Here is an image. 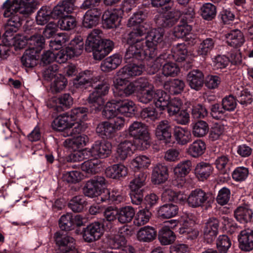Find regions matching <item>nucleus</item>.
Listing matches in <instances>:
<instances>
[{
    "label": "nucleus",
    "mask_w": 253,
    "mask_h": 253,
    "mask_svg": "<svg viewBox=\"0 0 253 253\" xmlns=\"http://www.w3.org/2000/svg\"><path fill=\"white\" fill-rule=\"evenodd\" d=\"M101 31L94 29L88 36L85 50L87 52H93L95 60H101L108 55L114 47V43L110 40L102 39L100 35Z\"/></svg>",
    "instance_id": "nucleus-1"
},
{
    "label": "nucleus",
    "mask_w": 253,
    "mask_h": 253,
    "mask_svg": "<svg viewBox=\"0 0 253 253\" xmlns=\"http://www.w3.org/2000/svg\"><path fill=\"white\" fill-rule=\"evenodd\" d=\"M106 181L105 178L101 176H96L88 180L83 188V193L86 196L90 198L100 197L101 201L112 200L110 191L107 189H102Z\"/></svg>",
    "instance_id": "nucleus-2"
},
{
    "label": "nucleus",
    "mask_w": 253,
    "mask_h": 253,
    "mask_svg": "<svg viewBox=\"0 0 253 253\" xmlns=\"http://www.w3.org/2000/svg\"><path fill=\"white\" fill-rule=\"evenodd\" d=\"M12 6L10 2H4L1 8L3 10V15L7 18L3 24L4 33L3 36L4 38L11 37L13 33L17 32L22 25V19L15 11L12 9Z\"/></svg>",
    "instance_id": "nucleus-3"
},
{
    "label": "nucleus",
    "mask_w": 253,
    "mask_h": 253,
    "mask_svg": "<svg viewBox=\"0 0 253 253\" xmlns=\"http://www.w3.org/2000/svg\"><path fill=\"white\" fill-rule=\"evenodd\" d=\"M127 42L130 45L126 48L125 55L126 62L143 61L153 58L149 57L148 48H144V40L143 38L133 39L128 37Z\"/></svg>",
    "instance_id": "nucleus-4"
},
{
    "label": "nucleus",
    "mask_w": 253,
    "mask_h": 253,
    "mask_svg": "<svg viewBox=\"0 0 253 253\" xmlns=\"http://www.w3.org/2000/svg\"><path fill=\"white\" fill-rule=\"evenodd\" d=\"M93 88L94 90L89 95L87 101L92 109L99 111L104 106L105 100L103 97L108 93L110 85L106 82H102Z\"/></svg>",
    "instance_id": "nucleus-5"
},
{
    "label": "nucleus",
    "mask_w": 253,
    "mask_h": 253,
    "mask_svg": "<svg viewBox=\"0 0 253 253\" xmlns=\"http://www.w3.org/2000/svg\"><path fill=\"white\" fill-rule=\"evenodd\" d=\"M164 35V29L159 27L153 29L148 33L146 40H144V44L148 49L150 57L154 58L158 55V45L163 41Z\"/></svg>",
    "instance_id": "nucleus-6"
},
{
    "label": "nucleus",
    "mask_w": 253,
    "mask_h": 253,
    "mask_svg": "<svg viewBox=\"0 0 253 253\" xmlns=\"http://www.w3.org/2000/svg\"><path fill=\"white\" fill-rule=\"evenodd\" d=\"M187 201L189 206L192 208L202 207L205 203L210 207L214 201V198L201 189H196L191 192Z\"/></svg>",
    "instance_id": "nucleus-7"
},
{
    "label": "nucleus",
    "mask_w": 253,
    "mask_h": 253,
    "mask_svg": "<svg viewBox=\"0 0 253 253\" xmlns=\"http://www.w3.org/2000/svg\"><path fill=\"white\" fill-rule=\"evenodd\" d=\"M10 2L13 6L12 9L17 14L28 17L37 8L38 2L36 0H6L4 2Z\"/></svg>",
    "instance_id": "nucleus-8"
},
{
    "label": "nucleus",
    "mask_w": 253,
    "mask_h": 253,
    "mask_svg": "<svg viewBox=\"0 0 253 253\" xmlns=\"http://www.w3.org/2000/svg\"><path fill=\"white\" fill-rule=\"evenodd\" d=\"M104 234V226L99 221L90 223L84 228L83 237L87 243H92L99 240Z\"/></svg>",
    "instance_id": "nucleus-9"
},
{
    "label": "nucleus",
    "mask_w": 253,
    "mask_h": 253,
    "mask_svg": "<svg viewBox=\"0 0 253 253\" xmlns=\"http://www.w3.org/2000/svg\"><path fill=\"white\" fill-rule=\"evenodd\" d=\"M181 16V13L179 10L172 9L163 15H157L155 22L160 28H170L178 22Z\"/></svg>",
    "instance_id": "nucleus-10"
},
{
    "label": "nucleus",
    "mask_w": 253,
    "mask_h": 253,
    "mask_svg": "<svg viewBox=\"0 0 253 253\" xmlns=\"http://www.w3.org/2000/svg\"><path fill=\"white\" fill-rule=\"evenodd\" d=\"M54 238L56 244L62 253H79L75 246V240L73 237L56 232L54 234Z\"/></svg>",
    "instance_id": "nucleus-11"
},
{
    "label": "nucleus",
    "mask_w": 253,
    "mask_h": 253,
    "mask_svg": "<svg viewBox=\"0 0 253 253\" xmlns=\"http://www.w3.org/2000/svg\"><path fill=\"white\" fill-rule=\"evenodd\" d=\"M98 81V78L93 76L92 72L86 70L77 76L74 80V85L77 88H87L97 85Z\"/></svg>",
    "instance_id": "nucleus-12"
},
{
    "label": "nucleus",
    "mask_w": 253,
    "mask_h": 253,
    "mask_svg": "<svg viewBox=\"0 0 253 253\" xmlns=\"http://www.w3.org/2000/svg\"><path fill=\"white\" fill-rule=\"evenodd\" d=\"M128 133L134 138L143 140L146 144L150 139L147 126L140 122L135 121L131 124L128 129Z\"/></svg>",
    "instance_id": "nucleus-13"
},
{
    "label": "nucleus",
    "mask_w": 253,
    "mask_h": 253,
    "mask_svg": "<svg viewBox=\"0 0 253 253\" xmlns=\"http://www.w3.org/2000/svg\"><path fill=\"white\" fill-rule=\"evenodd\" d=\"M155 135L157 139L168 144L172 141L171 126L167 120L160 121L155 129Z\"/></svg>",
    "instance_id": "nucleus-14"
},
{
    "label": "nucleus",
    "mask_w": 253,
    "mask_h": 253,
    "mask_svg": "<svg viewBox=\"0 0 253 253\" xmlns=\"http://www.w3.org/2000/svg\"><path fill=\"white\" fill-rule=\"evenodd\" d=\"M111 143L107 141H97L90 149H88L90 157L105 158L111 152Z\"/></svg>",
    "instance_id": "nucleus-15"
},
{
    "label": "nucleus",
    "mask_w": 253,
    "mask_h": 253,
    "mask_svg": "<svg viewBox=\"0 0 253 253\" xmlns=\"http://www.w3.org/2000/svg\"><path fill=\"white\" fill-rule=\"evenodd\" d=\"M219 220L218 218L211 217L205 223L203 229V235L207 243H211L218 233Z\"/></svg>",
    "instance_id": "nucleus-16"
},
{
    "label": "nucleus",
    "mask_w": 253,
    "mask_h": 253,
    "mask_svg": "<svg viewBox=\"0 0 253 253\" xmlns=\"http://www.w3.org/2000/svg\"><path fill=\"white\" fill-rule=\"evenodd\" d=\"M75 0H61L53 9L54 18L69 15L76 9Z\"/></svg>",
    "instance_id": "nucleus-17"
},
{
    "label": "nucleus",
    "mask_w": 253,
    "mask_h": 253,
    "mask_svg": "<svg viewBox=\"0 0 253 253\" xmlns=\"http://www.w3.org/2000/svg\"><path fill=\"white\" fill-rule=\"evenodd\" d=\"M109 103L114 105V108H116L118 113L129 117L134 114L135 107L132 101L116 99L111 100Z\"/></svg>",
    "instance_id": "nucleus-18"
},
{
    "label": "nucleus",
    "mask_w": 253,
    "mask_h": 253,
    "mask_svg": "<svg viewBox=\"0 0 253 253\" xmlns=\"http://www.w3.org/2000/svg\"><path fill=\"white\" fill-rule=\"evenodd\" d=\"M168 169L167 166L158 164L154 167L151 177V180L153 183H163L168 180Z\"/></svg>",
    "instance_id": "nucleus-19"
},
{
    "label": "nucleus",
    "mask_w": 253,
    "mask_h": 253,
    "mask_svg": "<svg viewBox=\"0 0 253 253\" xmlns=\"http://www.w3.org/2000/svg\"><path fill=\"white\" fill-rule=\"evenodd\" d=\"M102 11L100 8H94L87 10L84 15L83 25L86 28H92L96 26L99 21Z\"/></svg>",
    "instance_id": "nucleus-20"
},
{
    "label": "nucleus",
    "mask_w": 253,
    "mask_h": 253,
    "mask_svg": "<svg viewBox=\"0 0 253 253\" xmlns=\"http://www.w3.org/2000/svg\"><path fill=\"white\" fill-rule=\"evenodd\" d=\"M122 11L114 9L112 12H106L102 16L103 26L108 29L116 28L120 25Z\"/></svg>",
    "instance_id": "nucleus-21"
},
{
    "label": "nucleus",
    "mask_w": 253,
    "mask_h": 253,
    "mask_svg": "<svg viewBox=\"0 0 253 253\" xmlns=\"http://www.w3.org/2000/svg\"><path fill=\"white\" fill-rule=\"evenodd\" d=\"M187 81L191 88L198 90L203 85L204 74L199 70H193L187 74Z\"/></svg>",
    "instance_id": "nucleus-22"
},
{
    "label": "nucleus",
    "mask_w": 253,
    "mask_h": 253,
    "mask_svg": "<svg viewBox=\"0 0 253 253\" xmlns=\"http://www.w3.org/2000/svg\"><path fill=\"white\" fill-rule=\"evenodd\" d=\"M169 222L174 224L173 225L170 226H164L160 230L158 234L159 239L162 244L166 245L170 244L173 243L175 239V235L174 233L170 229V228H172L176 226L177 221L176 220H171Z\"/></svg>",
    "instance_id": "nucleus-23"
},
{
    "label": "nucleus",
    "mask_w": 253,
    "mask_h": 253,
    "mask_svg": "<svg viewBox=\"0 0 253 253\" xmlns=\"http://www.w3.org/2000/svg\"><path fill=\"white\" fill-rule=\"evenodd\" d=\"M238 240L239 247L242 251H252L253 250V230L248 229L242 231Z\"/></svg>",
    "instance_id": "nucleus-24"
},
{
    "label": "nucleus",
    "mask_w": 253,
    "mask_h": 253,
    "mask_svg": "<svg viewBox=\"0 0 253 253\" xmlns=\"http://www.w3.org/2000/svg\"><path fill=\"white\" fill-rule=\"evenodd\" d=\"M144 69L145 66L142 64H129L121 69L119 70V74L122 77L129 78L141 75Z\"/></svg>",
    "instance_id": "nucleus-25"
},
{
    "label": "nucleus",
    "mask_w": 253,
    "mask_h": 253,
    "mask_svg": "<svg viewBox=\"0 0 253 253\" xmlns=\"http://www.w3.org/2000/svg\"><path fill=\"white\" fill-rule=\"evenodd\" d=\"M191 30V26L187 24L184 18H182L180 19L179 23L172 29V34L177 39L187 38V36L190 35Z\"/></svg>",
    "instance_id": "nucleus-26"
},
{
    "label": "nucleus",
    "mask_w": 253,
    "mask_h": 253,
    "mask_svg": "<svg viewBox=\"0 0 253 253\" xmlns=\"http://www.w3.org/2000/svg\"><path fill=\"white\" fill-rule=\"evenodd\" d=\"M84 42L83 38L81 36L75 37L72 40L69 45L66 47L68 50L69 58H72L81 54L84 49Z\"/></svg>",
    "instance_id": "nucleus-27"
},
{
    "label": "nucleus",
    "mask_w": 253,
    "mask_h": 253,
    "mask_svg": "<svg viewBox=\"0 0 253 253\" xmlns=\"http://www.w3.org/2000/svg\"><path fill=\"white\" fill-rule=\"evenodd\" d=\"M134 146L131 141L125 140L121 142L117 147V158L120 161L125 160L133 153V148Z\"/></svg>",
    "instance_id": "nucleus-28"
},
{
    "label": "nucleus",
    "mask_w": 253,
    "mask_h": 253,
    "mask_svg": "<svg viewBox=\"0 0 253 253\" xmlns=\"http://www.w3.org/2000/svg\"><path fill=\"white\" fill-rule=\"evenodd\" d=\"M96 131L102 138L107 139L114 137L116 132L113 126V124L107 121L99 123L96 127Z\"/></svg>",
    "instance_id": "nucleus-29"
},
{
    "label": "nucleus",
    "mask_w": 253,
    "mask_h": 253,
    "mask_svg": "<svg viewBox=\"0 0 253 253\" xmlns=\"http://www.w3.org/2000/svg\"><path fill=\"white\" fill-rule=\"evenodd\" d=\"M127 174V169L123 165L115 164L107 168L105 170L106 175L113 179H120L126 176Z\"/></svg>",
    "instance_id": "nucleus-30"
},
{
    "label": "nucleus",
    "mask_w": 253,
    "mask_h": 253,
    "mask_svg": "<svg viewBox=\"0 0 253 253\" xmlns=\"http://www.w3.org/2000/svg\"><path fill=\"white\" fill-rule=\"evenodd\" d=\"M88 141V137L84 134L73 137L72 139H67L63 143L65 147L76 150L85 146Z\"/></svg>",
    "instance_id": "nucleus-31"
},
{
    "label": "nucleus",
    "mask_w": 253,
    "mask_h": 253,
    "mask_svg": "<svg viewBox=\"0 0 253 253\" xmlns=\"http://www.w3.org/2000/svg\"><path fill=\"white\" fill-rule=\"evenodd\" d=\"M26 38L28 41L29 49H33L39 53L44 47L45 40L41 35L34 34L30 36L26 35Z\"/></svg>",
    "instance_id": "nucleus-32"
},
{
    "label": "nucleus",
    "mask_w": 253,
    "mask_h": 253,
    "mask_svg": "<svg viewBox=\"0 0 253 253\" xmlns=\"http://www.w3.org/2000/svg\"><path fill=\"white\" fill-rule=\"evenodd\" d=\"M178 211L177 206L172 204H166L159 208L157 214L159 218L167 219L175 216Z\"/></svg>",
    "instance_id": "nucleus-33"
},
{
    "label": "nucleus",
    "mask_w": 253,
    "mask_h": 253,
    "mask_svg": "<svg viewBox=\"0 0 253 253\" xmlns=\"http://www.w3.org/2000/svg\"><path fill=\"white\" fill-rule=\"evenodd\" d=\"M184 82L179 79H172L165 82L164 84V87L170 94H178L181 93L184 88Z\"/></svg>",
    "instance_id": "nucleus-34"
},
{
    "label": "nucleus",
    "mask_w": 253,
    "mask_h": 253,
    "mask_svg": "<svg viewBox=\"0 0 253 253\" xmlns=\"http://www.w3.org/2000/svg\"><path fill=\"white\" fill-rule=\"evenodd\" d=\"M38 54L33 49H27L21 57L22 65L26 68H33L38 64Z\"/></svg>",
    "instance_id": "nucleus-35"
},
{
    "label": "nucleus",
    "mask_w": 253,
    "mask_h": 253,
    "mask_svg": "<svg viewBox=\"0 0 253 253\" xmlns=\"http://www.w3.org/2000/svg\"><path fill=\"white\" fill-rule=\"evenodd\" d=\"M228 44L234 47L241 46L245 42L243 33L238 30L231 31L226 35Z\"/></svg>",
    "instance_id": "nucleus-36"
},
{
    "label": "nucleus",
    "mask_w": 253,
    "mask_h": 253,
    "mask_svg": "<svg viewBox=\"0 0 253 253\" xmlns=\"http://www.w3.org/2000/svg\"><path fill=\"white\" fill-rule=\"evenodd\" d=\"M68 114H64L57 117L53 121L51 126L53 129L57 131H61L65 134V130L68 128L71 123Z\"/></svg>",
    "instance_id": "nucleus-37"
},
{
    "label": "nucleus",
    "mask_w": 253,
    "mask_h": 253,
    "mask_svg": "<svg viewBox=\"0 0 253 253\" xmlns=\"http://www.w3.org/2000/svg\"><path fill=\"white\" fill-rule=\"evenodd\" d=\"M157 233L155 229L150 226L141 228L137 233L138 240L144 242H150L156 237Z\"/></svg>",
    "instance_id": "nucleus-38"
},
{
    "label": "nucleus",
    "mask_w": 253,
    "mask_h": 253,
    "mask_svg": "<svg viewBox=\"0 0 253 253\" xmlns=\"http://www.w3.org/2000/svg\"><path fill=\"white\" fill-rule=\"evenodd\" d=\"M135 211L132 207L126 206L118 209V220L122 224L130 222L133 219Z\"/></svg>",
    "instance_id": "nucleus-39"
},
{
    "label": "nucleus",
    "mask_w": 253,
    "mask_h": 253,
    "mask_svg": "<svg viewBox=\"0 0 253 253\" xmlns=\"http://www.w3.org/2000/svg\"><path fill=\"white\" fill-rule=\"evenodd\" d=\"M212 167L209 163L201 162L198 163L195 169V174L201 181L207 179L211 175Z\"/></svg>",
    "instance_id": "nucleus-40"
},
{
    "label": "nucleus",
    "mask_w": 253,
    "mask_h": 253,
    "mask_svg": "<svg viewBox=\"0 0 253 253\" xmlns=\"http://www.w3.org/2000/svg\"><path fill=\"white\" fill-rule=\"evenodd\" d=\"M122 62L121 58L118 55H114L106 58L101 64V70L109 72L116 69Z\"/></svg>",
    "instance_id": "nucleus-41"
},
{
    "label": "nucleus",
    "mask_w": 253,
    "mask_h": 253,
    "mask_svg": "<svg viewBox=\"0 0 253 253\" xmlns=\"http://www.w3.org/2000/svg\"><path fill=\"white\" fill-rule=\"evenodd\" d=\"M173 135L177 143L181 145L187 144L191 139L190 132L180 127L175 128Z\"/></svg>",
    "instance_id": "nucleus-42"
},
{
    "label": "nucleus",
    "mask_w": 253,
    "mask_h": 253,
    "mask_svg": "<svg viewBox=\"0 0 253 253\" xmlns=\"http://www.w3.org/2000/svg\"><path fill=\"white\" fill-rule=\"evenodd\" d=\"M51 16L53 17V10L49 7L44 6L38 11L36 17L37 23L40 25H43L48 23Z\"/></svg>",
    "instance_id": "nucleus-43"
},
{
    "label": "nucleus",
    "mask_w": 253,
    "mask_h": 253,
    "mask_svg": "<svg viewBox=\"0 0 253 253\" xmlns=\"http://www.w3.org/2000/svg\"><path fill=\"white\" fill-rule=\"evenodd\" d=\"M170 97L166 92L161 90L156 91V96L154 98L155 106L160 110H164L169 105Z\"/></svg>",
    "instance_id": "nucleus-44"
},
{
    "label": "nucleus",
    "mask_w": 253,
    "mask_h": 253,
    "mask_svg": "<svg viewBox=\"0 0 253 253\" xmlns=\"http://www.w3.org/2000/svg\"><path fill=\"white\" fill-rule=\"evenodd\" d=\"M58 26L62 30L70 31L74 29L77 25L76 18L71 15H65L59 17Z\"/></svg>",
    "instance_id": "nucleus-45"
},
{
    "label": "nucleus",
    "mask_w": 253,
    "mask_h": 253,
    "mask_svg": "<svg viewBox=\"0 0 253 253\" xmlns=\"http://www.w3.org/2000/svg\"><path fill=\"white\" fill-rule=\"evenodd\" d=\"M206 150L205 143L202 140L194 141L189 146L187 153L194 158L201 156Z\"/></svg>",
    "instance_id": "nucleus-46"
},
{
    "label": "nucleus",
    "mask_w": 253,
    "mask_h": 253,
    "mask_svg": "<svg viewBox=\"0 0 253 253\" xmlns=\"http://www.w3.org/2000/svg\"><path fill=\"white\" fill-rule=\"evenodd\" d=\"M201 15L206 20L213 19L216 14V7L212 3H206L200 8Z\"/></svg>",
    "instance_id": "nucleus-47"
},
{
    "label": "nucleus",
    "mask_w": 253,
    "mask_h": 253,
    "mask_svg": "<svg viewBox=\"0 0 253 253\" xmlns=\"http://www.w3.org/2000/svg\"><path fill=\"white\" fill-rule=\"evenodd\" d=\"M209 130V125L206 121L200 120L193 124L192 134L195 137H203L206 135Z\"/></svg>",
    "instance_id": "nucleus-48"
},
{
    "label": "nucleus",
    "mask_w": 253,
    "mask_h": 253,
    "mask_svg": "<svg viewBox=\"0 0 253 253\" xmlns=\"http://www.w3.org/2000/svg\"><path fill=\"white\" fill-rule=\"evenodd\" d=\"M84 124L82 121H77L76 122H71L67 130H65V134H63L64 136L75 137L84 130Z\"/></svg>",
    "instance_id": "nucleus-49"
},
{
    "label": "nucleus",
    "mask_w": 253,
    "mask_h": 253,
    "mask_svg": "<svg viewBox=\"0 0 253 253\" xmlns=\"http://www.w3.org/2000/svg\"><path fill=\"white\" fill-rule=\"evenodd\" d=\"M87 202L83 196L79 195L74 197L68 204V207L74 212L82 211L86 206Z\"/></svg>",
    "instance_id": "nucleus-50"
},
{
    "label": "nucleus",
    "mask_w": 253,
    "mask_h": 253,
    "mask_svg": "<svg viewBox=\"0 0 253 253\" xmlns=\"http://www.w3.org/2000/svg\"><path fill=\"white\" fill-rule=\"evenodd\" d=\"M100 164L97 160H87L81 165L82 170L89 175L96 174L100 170Z\"/></svg>",
    "instance_id": "nucleus-51"
},
{
    "label": "nucleus",
    "mask_w": 253,
    "mask_h": 253,
    "mask_svg": "<svg viewBox=\"0 0 253 253\" xmlns=\"http://www.w3.org/2000/svg\"><path fill=\"white\" fill-rule=\"evenodd\" d=\"M253 211L246 208L240 207L235 211L234 214L236 218L241 222L250 221L253 216Z\"/></svg>",
    "instance_id": "nucleus-52"
},
{
    "label": "nucleus",
    "mask_w": 253,
    "mask_h": 253,
    "mask_svg": "<svg viewBox=\"0 0 253 253\" xmlns=\"http://www.w3.org/2000/svg\"><path fill=\"white\" fill-rule=\"evenodd\" d=\"M179 72L180 69L175 63L169 61L163 65L162 74L165 77H174Z\"/></svg>",
    "instance_id": "nucleus-53"
},
{
    "label": "nucleus",
    "mask_w": 253,
    "mask_h": 253,
    "mask_svg": "<svg viewBox=\"0 0 253 253\" xmlns=\"http://www.w3.org/2000/svg\"><path fill=\"white\" fill-rule=\"evenodd\" d=\"M147 175L141 171H135L134 179L130 182V188L143 189L145 184Z\"/></svg>",
    "instance_id": "nucleus-54"
},
{
    "label": "nucleus",
    "mask_w": 253,
    "mask_h": 253,
    "mask_svg": "<svg viewBox=\"0 0 253 253\" xmlns=\"http://www.w3.org/2000/svg\"><path fill=\"white\" fill-rule=\"evenodd\" d=\"M192 163L189 160L182 161L174 169V173L178 177H184L190 171Z\"/></svg>",
    "instance_id": "nucleus-55"
},
{
    "label": "nucleus",
    "mask_w": 253,
    "mask_h": 253,
    "mask_svg": "<svg viewBox=\"0 0 253 253\" xmlns=\"http://www.w3.org/2000/svg\"><path fill=\"white\" fill-rule=\"evenodd\" d=\"M151 215L152 213L150 210L144 208L137 212L134 223L138 226L144 225L149 221Z\"/></svg>",
    "instance_id": "nucleus-56"
},
{
    "label": "nucleus",
    "mask_w": 253,
    "mask_h": 253,
    "mask_svg": "<svg viewBox=\"0 0 253 253\" xmlns=\"http://www.w3.org/2000/svg\"><path fill=\"white\" fill-rule=\"evenodd\" d=\"M216 244L219 253H226L231 247V242L227 235H222L218 237Z\"/></svg>",
    "instance_id": "nucleus-57"
},
{
    "label": "nucleus",
    "mask_w": 253,
    "mask_h": 253,
    "mask_svg": "<svg viewBox=\"0 0 253 253\" xmlns=\"http://www.w3.org/2000/svg\"><path fill=\"white\" fill-rule=\"evenodd\" d=\"M182 103L180 99L174 97L170 99L167 106L168 113L170 116H176L181 110Z\"/></svg>",
    "instance_id": "nucleus-58"
},
{
    "label": "nucleus",
    "mask_w": 253,
    "mask_h": 253,
    "mask_svg": "<svg viewBox=\"0 0 253 253\" xmlns=\"http://www.w3.org/2000/svg\"><path fill=\"white\" fill-rule=\"evenodd\" d=\"M156 91L155 89H153L143 91H139L136 96L138 101L143 104L150 103L155 98Z\"/></svg>",
    "instance_id": "nucleus-59"
},
{
    "label": "nucleus",
    "mask_w": 253,
    "mask_h": 253,
    "mask_svg": "<svg viewBox=\"0 0 253 253\" xmlns=\"http://www.w3.org/2000/svg\"><path fill=\"white\" fill-rule=\"evenodd\" d=\"M67 84V81L65 77L61 74H58L51 84L52 91L57 93L63 90L65 88Z\"/></svg>",
    "instance_id": "nucleus-60"
},
{
    "label": "nucleus",
    "mask_w": 253,
    "mask_h": 253,
    "mask_svg": "<svg viewBox=\"0 0 253 253\" xmlns=\"http://www.w3.org/2000/svg\"><path fill=\"white\" fill-rule=\"evenodd\" d=\"M73 150V152L71 153L69 156V160L71 162H80L84 160V159H89L90 158L89 151L87 149L81 150Z\"/></svg>",
    "instance_id": "nucleus-61"
},
{
    "label": "nucleus",
    "mask_w": 253,
    "mask_h": 253,
    "mask_svg": "<svg viewBox=\"0 0 253 253\" xmlns=\"http://www.w3.org/2000/svg\"><path fill=\"white\" fill-rule=\"evenodd\" d=\"M150 162L148 157L144 155H140L131 161V166L132 169H139L148 167Z\"/></svg>",
    "instance_id": "nucleus-62"
},
{
    "label": "nucleus",
    "mask_w": 253,
    "mask_h": 253,
    "mask_svg": "<svg viewBox=\"0 0 253 253\" xmlns=\"http://www.w3.org/2000/svg\"><path fill=\"white\" fill-rule=\"evenodd\" d=\"M214 41L211 38H207L204 40L199 45L198 53L202 56H206L213 48Z\"/></svg>",
    "instance_id": "nucleus-63"
},
{
    "label": "nucleus",
    "mask_w": 253,
    "mask_h": 253,
    "mask_svg": "<svg viewBox=\"0 0 253 253\" xmlns=\"http://www.w3.org/2000/svg\"><path fill=\"white\" fill-rule=\"evenodd\" d=\"M157 116L155 109L150 107L143 108L140 113V117L147 122L155 121L157 119Z\"/></svg>",
    "instance_id": "nucleus-64"
}]
</instances>
